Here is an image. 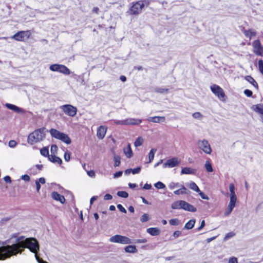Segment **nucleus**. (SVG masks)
<instances>
[{
	"label": "nucleus",
	"instance_id": "f257e3e1",
	"mask_svg": "<svg viewBox=\"0 0 263 263\" xmlns=\"http://www.w3.org/2000/svg\"><path fill=\"white\" fill-rule=\"evenodd\" d=\"M17 254L21 253L22 248H27L31 252L35 254V257L38 255L40 245L37 239L33 237L27 238L22 240V237H17Z\"/></svg>",
	"mask_w": 263,
	"mask_h": 263
},
{
	"label": "nucleus",
	"instance_id": "f03ea898",
	"mask_svg": "<svg viewBox=\"0 0 263 263\" xmlns=\"http://www.w3.org/2000/svg\"><path fill=\"white\" fill-rule=\"evenodd\" d=\"M16 254V243L12 246H5L0 247V260H5L13 255Z\"/></svg>",
	"mask_w": 263,
	"mask_h": 263
},
{
	"label": "nucleus",
	"instance_id": "7ed1b4c3",
	"mask_svg": "<svg viewBox=\"0 0 263 263\" xmlns=\"http://www.w3.org/2000/svg\"><path fill=\"white\" fill-rule=\"evenodd\" d=\"M145 4L148 5L149 2L146 0H139L136 2H133L127 12L129 15H138L142 12Z\"/></svg>",
	"mask_w": 263,
	"mask_h": 263
},
{
	"label": "nucleus",
	"instance_id": "20e7f679",
	"mask_svg": "<svg viewBox=\"0 0 263 263\" xmlns=\"http://www.w3.org/2000/svg\"><path fill=\"white\" fill-rule=\"evenodd\" d=\"M229 190L230 192V201L224 212L226 216L229 215L232 212L233 209L235 206V203L237 201V197L235 193V186L233 183H230Z\"/></svg>",
	"mask_w": 263,
	"mask_h": 263
},
{
	"label": "nucleus",
	"instance_id": "39448f33",
	"mask_svg": "<svg viewBox=\"0 0 263 263\" xmlns=\"http://www.w3.org/2000/svg\"><path fill=\"white\" fill-rule=\"evenodd\" d=\"M44 130V128H39L30 133L28 137V143L33 144L42 140L45 137Z\"/></svg>",
	"mask_w": 263,
	"mask_h": 263
},
{
	"label": "nucleus",
	"instance_id": "423d86ee",
	"mask_svg": "<svg viewBox=\"0 0 263 263\" xmlns=\"http://www.w3.org/2000/svg\"><path fill=\"white\" fill-rule=\"evenodd\" d=\"M171 208L174 210L183 209L192 212H195L197 211L195 207L184 200H178L174 202L172 204Z\"/></svg>",
	"mask_w": 263,
	"mask_h": 263
},
{
	"label": "nucleus",
	"instance_id": "0eeeda50",
	"mask_svg": "<svg viewBox=\"0 0 263 263\" xmlns=\"http://www.w3.org/2000/svg\"><path fill=\"white\" fill-rule=\"evenodd\" d=\"M49 132L53 138L60 140L67 144H70L71 143L70 137L68 135L64 133H62L54 128L50 129Z\"/></svg>",
	"mask_w": 263,
	"mask_h": 263
},
{
	"label": "nucleus",
	"instance_id": "6e6552de",
	"mask_svg": "<svg viewBox=\"0 0 263 263\" xmlns=\"http://www.w3.org/2000/svg\"><path fill=\"white\" fill-rule=\"evenodd\" d=\"M212 92L218 97V98L222 102H224L226 99V95L219 86L216 84H213L210 86Z\"/></svg>",
	"mask_w": 263,
	"mask_h": 263
},
{
	"label": "nucleus",
	"instance_id": "1a4fd4ad",
	"mask_svg": "<svg viewBox=\"0 0 263 263\" xmlns=\"http://www.w3.org/2000/svg\"><path fill=\"white\" fill-rule=\"evenodd\" d=\"M61 109L66 115L73 117L77 113V108L71 104H65L60 106Z\"/></svg>",
	"mask_w": 263,
	"mask_h": 263
},
{
	"label": "nucleus",
	"instance_id": "9d476101",
	"mask_svg": "<svg viewBox=\"0 0 263 263\" xmlns=\"http://www.w3.org/2000/svg\"><path fill=\"white\" fill-rule=\"evenodd\" d=\"M109 241L111 242L118 243L121 244H129L132 241L128 237L121 235H115L109 238Z\"/></svg>",
	"mask_w": 263,
	"mask_h": 263
},
{
	"label": "nucleus",
	"instance_id": "9b49d317",
	"mask_svg": "<svg viewBox=\"0 0 263 263\" xmlns=\"http://www.w3.org/2000/svg\"><path fill=\"white\" fill-rule=\"evenodd\" d=\"M253 52L257 56L263 57V45L259 39L253 41L252 43Z\"/></svg>",
	"mask_w": 263,
	"mask_h": 263
},
{
	"label": "nucleus",
	"instance_id": "f8f14e48",
	"mask_svg": "<svg viewBox=\"0 0 263 263\" xmlns=\"http://www.w3.org/2000/svg\"><path fill=\"white\" fill-rule=\"evenodd\" d=\"M197 144L200 149L206 154H211L212 148L209 142L206 140H198Z\"/></svg>",
	"mask_w": 263,
	"mask_h": 263
},
{
	"label": "nucleus",
	"instance_id": "ddd939ff",
	"mask_svg": "<svg viewBox=\"0 0 263 263\" xmlns=\"http://www.w3.org/2000/svg\"><path fill=\"white\" fill-rule=\"evenodd\" d=\"M31 33L30 31H22L17 32V41H26L30 37Z\"/></svg>",
	"mask_w": 263,
	"mask_h": 263
},
{
	"label": "nucleus",
	"instance_id": "4468645a",
	"mask_svg": "<svg viewBox=\"0 0 263 263\" xmlns=\"http://www.w3.org/2000/svg\"><path fill=\"white\" fill-rule=\"evenodd\" d=\"M179 161L176 157L172 158L170 159H168L163 164V167L165 168L166 167L172 168L178 165L179 163Z\"/></svg>",
	"mask_w": 263,
	"mask_h": 263
},
{
	"label": "nucleus",
	"instance_id": "2eb2a0df",
	"mask_svg": "<svg viewBox=\"0 0 263 263\" xmlns=\"http://www.w3.org/2000/svg\"><path fill=\"white\" fill-rule=\"evenodd\" d=\"M107 127L105 126H100L97 130V136L99 139H103L106 133L107 132Z\"/></svg>",
	"mask_w": 263,
	"mask_h": 263
},
{
	"label": "nucleus",
	"instance_id": "dca6fc26",
	"mask_svg": "<svg viewBox=\"0 0 263 263\" xmlns=\"http://www.w3.org/2000/svg\"><path fill=\"white\" fill-rule=\"evenodd\" d=\"M52 198L57 201H60L61 203H64L65 202V199L63 195H61L57 192H53L51 193Z\"/></svg>",
	"mask_w": 263,
	"mask_h": 263
},
{
	"label": "nucleus",
	"instance_id": "f3484780",
	"mask_svg": "<svg viewBox=\"0 0 263 263\" xmlns=\"http://www.w3.org/2000/svg\"><path fill=\"white\" fill-rule=\"evenodd\" d=\"M242 32L246 37L251 39L253 36L256 35V32L253 29H249L248 30H243Z\"/></svg>",
	"mask_w": 263,
	"mask_h": 263
},
{
	"label": "nucleus",
	"instance_id": "a211bd4d",
	"mask_svg": "<svg viewBox=\"0 0 263 263\" xmlns=\"http://www.w3.org/2000/svg\"><path fill=\"white\" fill-rule=\"evenodd\" d=\"M189 191L183 185H180V188L174 192V194L177 195L188 194Z\"/></svg>",
	"mask_w": 263,
	"mask_h": 263
},
{
	"label": "nucleus",
	"instance_id": "6ab92c4d",
	"mask_svg": "<svg viewBox=\"0 0 263 263\" xmlns=\"http://www.w3.org/2000/svg\"><path fill=\"white\" fill-rule=\"evenodd\" d=\"M165 119L164 117L155 116L149 117L148 121L153 123H159L160 122H164Z\"/></svg>",
	"mask_w": 263,
	"mask_h": 263
},
{
	"label": "nucleus",
	"instance_id": "aec40b11",
	"mask_svg": "<svg viewBox=\"0 0 263 263\" xmlns=\"http://www.w3.org/2000/svg\"><path fill=\"white\" fill-rule=\"evenodd\" d=\"M146 231L152 236H158L160 234V231L158 228H149Z\"/></svg>",
	"mask_w": 263,
	"mask_h": 263
},
{
	"label": "nucleus",
	"instance_id": "412c9836",
	"mask_svg": "<svg viewBox=\"0 0 263 263\" xmlns=\"http://www.w3.org/2000/svg\"><path fill=\"white\" fill-rule=\"evenodd\" d=\"M245 80L251 84L257 90H258L259 87L258 84L252 77L247 76L245 77Z\"/></svg>",
	"mask_w": 263,
	"mask_h": 263
},
{
	"label": "nucleus",
	"instance_id": "4be33fe9",
	"mask_svg": "<svg viewBox=\"0 0 263 263\" xmlns=\"http://www.w3.org/2000/svg\"><path fill=\"white\" fill-rule=\"evenodd\" d=\"M48 159L51 162L55 163H57L59 164H61L62 163V159L54 155H50V156H48Z\"/></svg>",
	"mask_w": 263,
	"mask_h": 263
},
{
	"label": "nucleus",
	"instance_id": "5701e85b",
	"mask_svg": "<svg viewBox=\"0 0 263 263\" xmlns=\"http://www.w3.org/2000/svg\"><path fill=\"white\" fill-rule=\"evenodd\" d=\"M59 72L66 75H68L70 73V70L66 66L61 64L60 65Z\"/></svg>",
	"mask_w": 263,
	"mask_h": 263
},
{
	"label": "nucleus",
	"instance_id": "b1692460",
	"mask_svg": "<svg viewBox=\"0 0 263 263\" xmlns=\"http://www.w3.org/2000/svg\"><path fill=\"white\" fill-rule=\"evenodd\" d=\"M124 152L125 155L128 158H130L133 156V152L130 144H128L127 147L124 148Z\"/></svg>",
	"mask_w": 263,
	"mask_h": 263
},
{
	"label": "nucleus",
	"instance_id": "393cba45",
	"mask_svg": "<svg viewBox=\"0 0 263 263\" xmlns=\"http://www.w3.org/2000/svg\"><path fill=\"white\" fill-rule=\"evenodd\" d=\"M125 251L127 253H136L137 249L135 246L129 245L124 248Z\"/></svg>",
	"mask_w": 263,
	"mask_h": 263
},
{
	"label": "nucleus",
	"instance_id": "a878e982",
	"mask_svg": "<svg viewBox=\"0 0 263 263\" xmlns=\"http://www.w3.org/2000/svg\"><path fill=\"white\" fill-rule=\"evenodd\" d=\"M195 219H191L185 223L184 228L187 230H190L192 229L195 225Z\"/></svg>",
	"mask_w": 263,
	"mask_h": 263
},
{
	"label": "nucleus",
	"instance_id": "bb28decb",
	"mask_svg": "<svg viewBox=\"0 0 263 263\" xmlns=\"http://www.w3.org/2000/svg\"><path fill=\"white\" fill-rule=\"evenodd\" d=\"M253 109L255 111L263 115V105L261 104H258L253 106Z\"/></svg>",
	"mask_w": 263,
	"mask_h": 263
},
{
	"label": "nucleus",
	"instance_id": "cd10ccee",
	"mask_svg": "<svg viewBox=\"0 0 263 263\" xmlns=\"http://www.w3.org/2000/svg\"><path fill=\"white\" fill-rule=\"evenodd\" d=\"M181 173L182 174H191L194 173V171L190 167H185L181 170Z\"/></svg>",
	"mask_w": 263,
	"mask_h": 263
},
{
	"label": "nucleus",
	"instance_id": "c85d7f7f",
	"mask_svg": "<svg viewBox=\"0 0 263 263\" xmlns=\"http://www.w3.org/2000/svg\"><path fill=\"white\" fill-rule=\"evenodd\" d=\"M156 152V149H154V148H153L150 151L149 154H148L149 161H148V163H150L153 161V160L154 158V156H155V154Z\"/></svg>",
	"mask_w": 263,
	"mask_h": 263
},
{
	"label": "nucleus",
	"instance_id": "c756f323",
	"mask_svg": "<svg viewBox=\"0 0 263 263\" xmlns=\"http://www.w3.org/2000/svg\"><path fill=\"white\" fill-rule=\"evenodd\" d=\"M143 142V139L141 137H138L135 142L134 145L135 147H138L141 146Z\"/></svg>",
	"mask_w": 263,
	"mask_h": 263
},
{
	"label": "nucleus",
	"instance_id": "7c9ffc66",
	"mask_svg": "<svg viewBox=\"0 0 263 263\" xmlns=\"http://www.w3.org/2000/svg\"><path fill=\"white\" fill-rule=\"evenodd\" d=\"M121 158L118 155H115L114 157V166L117 167L120 165L121 163Z\"/></svg>",
	"mask_w": 263,
	"mask_h": 263
},
{
	"label": "nucleus",
	"instance_id": "2f4dec72",
	"mask_svg": "<svg viewBox=\"0 0 263 263\" xmlns=\"http://www.w3.org/2000/svg\"><path fill=\"white\" fill-rule=\"evenodd\" d=\"M205 167L207 172H212L213 171V169L212 166V164L209 160H207L205 162Z\"/></svg>",
	"mask_w": 263,
	"mask_h": 263
},
{
	"label": "nucleus",
	"instance_id": "473e14b6",
	"mask_svg": "<svg viewBox=\"0 0 263 263\" xmlns=\"http://www.w3.org/2000/svg\"><path fill=\"white\" fill-rule=\"evenodd\" d=\"M40 153L42 155H43L44 157H47L49 155V151L48 148L47 147H43L41 149Z\"/></svg>",
	"mask_w": 263,
	"mask_h": 263
},
{
	"label": "nucleus",
	"instance_id": "72a5a7b5",
	"mask_svg": "<svg viewBox=\"0 0 263 263\" xmlns=\"http://www.w3.org/2000/svg\"><path fill=\"white\" fill-rule=\"evenodd\" d=\"M190 187L192 190H194V191H196V192H199L200 191V190H199V187H198V186L197 185V184H196L195 182H192V183H190Z\"/></svg>",
	"mask_w": 263,
	"mask_h": 263
},
{
	"label": "nucleus",
	"instance_id": "f704fd0d",
	"mask_svg": "<svg viewBox=\"0 0 263 263\" xmlns=\"http://www.w3.org/2000/svg\"><path fill=\"white\" fill-rule=\"evenodd\" d=\"M60 64H54L50 66V69L52 71H58L59 70Z\"/></svg>",
	"mask_w": 263,
	"mask_h": 263
},
{
	"label": "nucleus",
	"instance_id": "c9c22d12",
	"mask_svg": "<svg viewBox=\"0 0 263 263\" xmlns=\"http://www.w3.org/2000/svg\"><path fill=\"white\" fill-rule=\"evenodd\" d=\"M150 218L148 214H144L140 218V221L142 222H144L148 221Z\"/></svg>",
	"mask_w": 263,
	"mask_h": 263
},
{
	"label": "nucleus",
	"instance_id": "e433bc0d",
	"mask_svg": "<svg viewBox=\"0 0 263 263\" xmlns=\"http://www.w3.org/2000/svg\"><path fill=\"white\" fill-rule=\"evenodd\" d=\"M117 195L122 198H127L128 197V194L125 191H118L117 192Z\"/></svg>",
	"mask_w": 263,
	"mask_h": 263
},
{
	"label": "nucleus",
	"instance_id": "4c0bfd02",
	"mask_svg": "<svg viewBox=\"0 0 263 263\" xmlns=\"http://www.w3.org/2000/svg\"><path fill=\"white\" fill-rule=\"evenodd\" d=\"M142 122V120L137 119H130L129 123L133 125H138Z\"/></svg>",
	"mask_w": 263,
	"mask_h": 263
},
{
	"label": "nucleus",
	"instance_id": "58836bf2",
	"mask_svg": "<svg viewBox=\"0 0 263 263\" xmlns=\"http://www.w3.org/2000/svg\"><path fill=\"white\" fill-rule=\"evenodd\" d=\"M168 88H157L156 89V92L160 93H166L168 92Z\"/></svg>",
	"mask_w": 263,
	"mask_h": 263
},
{
	"label": "nucleus",
	"instance_id": "ea45409f",
	"mask_svg": "<svg viewBox=\"0 0 263 263\" xmlns=\"http://www.w3.org/2000/svg\"><path fill=\"white\" fill-rule=\"evenodd\" d=\"M154 186L158 189H162L165 187L164 183L160 181H158L154 184Z\"/></svg>",
	"mask_w": 263,
	"mask_h": 263
},
{
	"label": "nucleus",
	"instance_id": "a19ab883",
	"mask_svg": "<svg viewBox=\"0 0 263 263\" xmlns=\"http://www.w3.org/2000/svg\"><path fill=\"white\" fill-rule=\"evenodd\" d=\"M169 223L172 226H177L179 224V221L177 218H174L170 220Z\"/></svg>",
	"mask_w": 263,
	"mask_h": 263
},
{
	"label": "nucleus",
	"instance_id": "79ce46f5",
	"mask_svg": "<svg viewBox=\"0 0 263 263\" xmlns=\"http://www.w3.org/2000/svg\"><path fill=\"white\" fill-rule=\"evenodd\" d=\"M64 157L65 160L68 162L70 159V153L68 151H66L64 153Z\"/></svg>",
	"mask_w": 263,
	"mask_h": 263
},
{
	"label": "nucleus",
	"instance_id": "37998d69",
	"mask_svg": "<svg viewBox=\"0 0 263 263\" xmlns=\"http://www.w3.org/2000/svg\"><path fill=\"white\" fill-rule=\"evenodd\" d=\"M6 106L8 108L14 111H16V106L9 103H6Z\"/></svg>",
	"mask_w": 263,
	"mask_h": 263
},
{
	"label": "nucleus",
	"instance_id": "c03bdc74",
	"mask_svg": "<svg viewBox=\"0 0 263 263\" xmlns=\"http://www.w3.org/2000/svg\"><path fill=\"white\" fill-rule=\"evenodd\" d=\"M258 68L260 72L263 74V60L261 59L258 61Z\"/></svg>",
	"mask_w": 263,
	"mask_h": 263
},
{
	"label": "nucleus",
	"instance_id": "a18cd8bd",
	"mask_svg": "<svg viewBox=\"0 0 263 263\" xmlns=\"http://www.w3.org/2000/svg\"><path fill=\"white\" fill-rule=\"evenodd\" d=\"M179 186H180V185H179L178 183H174V182H172L171 183H170L169 184V188L171 190H173L174 188H175L176 187H179Z\"/></svg>",
	"mask_w": 263,
	"mask_h": 263
},
{
	"label": "nucleus",
	"instance_id": "49530a36",
	"mask_svg": "<svg viewBox=\"0 0 263 263\" xmlns=\"http://www.w3.org/2000/svg\"><path fill=\"white\" fill-rule=\"evenodd\" d=\"M244 93L246 96H247L248 97H251L253 95V92L251 90L249 89H245L244 90Z\"/></svg>",
	"mask_w": 263,
	"mask_h": 263
},
{
	"label": "nucleus",
	"instance_id": "de8ad7c7",
	"mask_svg": "<svg viewBox=\"0 0 263 263\" xmlns=\"http://www.w3.org/2000/svg\"><path fill=\"white\" fill-rule=\"evenodd\" d=\"M192 116H193V118H194L195 119L201 118L202 117V115L199 112H195L193 114Z\"/></svg>",
	"mask_w": 263,
	"mask_h": 263
},
{
	"label": "nucleus",
	"instance_id": "09e8293b",
	"mask_svg": "<svg viewBox=\"0 0 263 263\" xmlns=\"http://www.w3.org/2000/svg\"><path fill=\"white\" fill-rule=\"evenodd\" d=\"M146 242H147V239L145 238L136 239L134 241L135 243H145Z\"/></svg>",
	"mask_w": 263,
	"mask_h": 263
},
{
	"label": "nucleus",
	"instance_id": "8fccbe9b",
	"mask_svg": "<svg viewBox=\"0 0 263 263\" xmlns=\"http://www.w3.org/2000/svg\"><path fill=\"white\" fill-rule=\"evenodd\" d=\"M117 208L122 213H126V209L121 204H118L117 205Z\"/></svg>",
	"mask_w": 263,
	"mask_h": 263
},
{
	"label": "nucleus",
	"instance_id": "3c124183",
	"mask_svg": "<svg viewBox=\"0 0 263 263\" xmlns=\"http://www.w3.org/2000/svg\"><path fill=\"white\" fill-rule=\"evenodd\" d=\"M58 150V146L55 145V144H53V145H52L51 146V152L53 154H54L55 153L57 152Z\"/></svg>",
	"mask_w": 263,
	"mask_h": 263
},
{
	"label": "nucleus",
	"instance_id": "603ef678",
	"mask_svg": "<svg viewBox=\"0 0 263 263\" xmlns=\"http://www.w3.org/2000/svg\"><path fill=\"white\" fill-rule=\"evenodd\" d=\"M229 263H238L237 258H236L235 257H231L229 259Z\"/></svg>",
	"mask_w": 263,
	"mask_h": 263
},
{
	"label": "nucleus",
	"instance_id": "864d4df0",
	"mask_svg": "<svg viewBox=\"0 0 263 263\" xmlns=\"http://www.w3.org/2000/svg\"><path fill=\"white\" fill-rule=\"evenodd\" d=\"M140 170H141V167H138L135 168L134 169H132V172L133 174H135L139 173L140 172Z\"/></svg>",
	"mask_w": 263,
	"mask_h": 263
},
{
	"label": "nucleus",
	"instance_id": "5fc2aeb1",
	"mask_svg": "<svg viewBox=\"0 0 263 263\" xmlns=\"http://www.w3.org/2000/svg\"><path fill=\"white\" fill-rule=\"evenodd\" d=\"M16 145V142L14 140H10L9 142V145L10 147H14Z\"/></svg>",
	"mask_w": 263,
	"mask_h": 263
},
{
	"label": "nucleus",
	"instance_id": "6e6d98bb",
	"mask_svg": "<svg viewBox=\"0 0 263 263\" xmlns=\"http://www.w3.org/2000/svg\"><path fill=\"white\" fill-rule=\"evenodd\" d=\"M21 178L26 181H29L30 180V177L26 174L22 175Z\"/></svg>",
	"mask_w": 263,
	"mask_h": 263
},
{
	"label": "nucleus",
	"instance_id": "4d7b16f0",
	"mask_svg": "<svg viewBox=\"0 0 263 263\" xmlns=\"http://www.w3.org/2000/svg\"><path fill=\"white\" fill-rule=\"evenodd\" d=\"M199 195H200L201 197L203 199H209L208 196L205 195L203 192H200L199 193Z\"/></svg>",
	"mask_w": 263,
	"mask_h": 263
},
{
	"label": "nucleus",
	"instance_id": "13d9d810",
	"mask_svg": "<svg viewBox=\"0 0 263 263\" xmlns=\"http://www.w3.org/2000/svg\"><path fill=\"white\" fill-rule=\"evenodd\" d=\"M181 234V232L180 231H176L173 233V236L175 238L179 237Z\"/></svg>",
	"mask_w": 263,
	"mask_h": 263
},
{
	"label": "nucleus",
	"instance_id": "bf43d9fd",
	"mask_svg": "<svg viewBox=\"0 0 263 263\" xmlns=\"http://www.w3.org/2000/svg\"><path fill=\"white\" fill-rule=\"evenodd\" d=\"M4 181L7 183H10L11 182V179L9 176H6L4 178Z\"/></svg>",
	"mask_w": 263,
	"mask_h": 263
},
{
	"label": "nucleus",
	"instance_id": "052dcab7",
	"mask_svg": "<svg viewBox=\"0 0 263 263\" xmlns=\"http://www.w3.org/2000/svg\"><path fill=\"white\" fill-rule=\"evenodd\" d=\"M35 258L39 263H48L47 261L43 260L41 258H40L39 256V255L36 256Z\"/></svg>",
	"mask_w": 263,
	"mask_h": 263
},
{
	"label": "nucleus",
	"instance_id": "680f3d73",
	"mask_svg": "<svg viewBox=\"0 0 263 263\" xmlns=\"http://www.w3.org/2000/svg\"><path fill=\"white\" fill-rule=\"evenodd\" d=\"M205 226V221L204 220H202L200 226L198 228V230L200 231Z\"/></svg>",
	"mask_w": 263,
	"mask_h": 263
},
{
	"label": "nucleus",
	"instance_id": "e2e57ef3",
	"mask_svg": "<svg viewBox=\"0 0 263 263\" xmlns=\"http://www.w3.org/2000/svg\"><path fill=\"white\" fill-rule=\"evenodd\" d=\"M87 174L89 176L93 177L95 176V173L93 171H89L87 172Z\"/></svg>",
	"mask_w": 263,
	"mask_h": 263
},
{
	"label": "nucleus",
	"instance_id": "0e129e2a",
	"mask_svg": "<svg viewBox=\"0 0 263 263\" xmlns=\"http://www.w3.org/2000/svg\"><path fill=\"white\" fill-rule=\"evenodd\" d=\"M151 187H152V185L150 184L146 183L143 186V189H144L145 190H149L151 189Z\"/></svg>",
	"mask_w": 263,
	"mask_h": 263
},
{
	"label": "nucleus",
	"instance_id": "69168bd1",
	"mask_svg": "<svg viewBox=\"0 0 263 263\" xmlns=\"http://www.w3.org/2000/svg\"><path fill=\"white\" fill-rule=\"evenodd\" d=\"M112 198V196L110 194H107L104 196V199L105 200H110Z\"/></svg>",
	"mask_w": 263,
	"mask_h": 263
},
{
	"label": "nucleus",
	"instance_id": "338daca9",
	"mask_svg": "<svg viewBox=\"0 0 263 263\" xmlns=\"http://www.w3.org/2000/svg\"><path fill=\"white\" fill-rule=\"evenodd\" d=\"M122 175V171H119L117 172L114 174V177H119L121 176Z\"/></svg>",
	"mask_w": 263,
	"mask_h": 263
},
{
	"label": "nucleus",
	"instance_id": "774afa93",
	"mask_svg": "<svg viewBox=\"0 0 263 263\" xmlns=\"http://www.w3.org/2000/svg\"><path fill=\"white\" fill-rule=\"evenodd\" d=\"M92 11L93 13L98 14L99 13V9L98 7H93V8L92 9Z\"/></svg>",
	"mask_w": 263,
	"mask_h": 263
}]
</instances>
